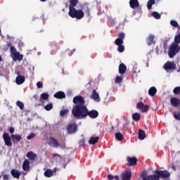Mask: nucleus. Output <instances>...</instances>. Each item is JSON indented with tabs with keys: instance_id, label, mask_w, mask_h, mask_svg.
I'll use <instances>...</instances> for the list:
<instances>
[{
	"instance_id": "nucleus-15",
	"label": "nucleus",
	"mask_w": 180,
	"mask_h": 180,
	"mask_svg": "<svg viewBox=\"0 0 180 180\" xmlns=\"http://www.w3.org/2000/svg\"><path fill=\"white\" fill-rule=\"evenodd\" d=\"M155 36L153 34H150L146 39V43L148 46H153V44H155V41H154Z\"/></svg>"
},
{
	"instance_id": "nucleus-25",
	"label": "nucleus",
	"mask_w": 180,
	"mask_h": 180,
	"mask_svg": "<svg viewBox=\"0 0 180 180\" xmlns=\"http://www.w3.org/2000/svg\"><path fill=\"white\" fill-rule=\"evenodd\" d=\"M54 98L56 99H65V93L63 91H58L53 95Z\"/></svg>"
},
{
	"instance_id": "nucleus-47",
	"label": "nucleus",
	"mask_w": 180,
	"mask_h": 180,
	"mask_svg": "<svg viewBox=\"0 0 180 180\" xmlns=\"http://www.w3.org/2000/svg\"><path fill=\"white\" fill-rule=\"evenodd\" d=\"M69 110H60V116H65L68 113Z\"/></svg>"
},
{
	"instance_id": "nucleus-30",
	"label": "nucleus",
	"mask_w": 180,
	"mask_h": 180,
	"mask_svg": "<svg viewBox=\"0 0 180 180\" xmlns=\"http://www.w3.org/2000/svg\"><path fill=\"white\" fill-rule=\"evenodd\" d=\"M141 118V115L139 112H135L132 115V119L134 120V122H139L140 119Z\"/></svg>"
},
{
	"instance_id": "nucleus-34",
	"label": "nucleus",
	"mask_w": 180,
	"mask_h": 180,
	"mask_svg": "<svg viewBox=\"0 0 180 180\" xmlns=\"http://www.w3.org/2000/svg\"><path fill=\"white\" fill-rule=\"evenodd\" d=\"M115 139L118 140V141H122L123 140V134L120 132H117L115 134Z\"/></svg>"
},
{
	"instance_id": "nucleus-40",
	"label": "nucleus",
	"mask_w": 180,
	"mask_h": 180,
	"mask_svg": "<svg viewBox=\"0 0 180 180\" xmlns=\"http://www.w3.org/2000/svg\"><path fill=\"white\" fill-rule=\"evenodd\" d=\"M115 81L116 84H120L121 82H123V77L117 76Z\"/></svg>"
},
{
	"instance_id": "nucleus-63",
	"label": "nucleus",
	"mask_w": 180,
	"mask_h": 180,
	"mask_svg": "<svg viewBox=\"0 0 180 180\" xmlns=\"http://www.w3.org/2000/svg\"><path fill=\"white\" fill-rule=\"evenodd\" d=\"M163 180H169V179H163Z\"/></svg>"
},
{
	"instance_id": "nucleus-22",
	"label": "nucleus",
	"mask_w": 180,
	"mask_h": 180,
	"mask_svg": "<svg viewBox=\"0 0 180 180\" xmlns=\"http://www.w3.org/2000/svg\"><path fill=\"white\" fill-rule=\"evenodd\" d=\"M26 157L28 158L30 161H34L37 158V155L33 151H30L27 153Z\"/></svg>"
},
{
	"instance_id": "nucleus-59",
	"label": "nucleus",
	"mask_w": 180,
	"mask_h": 180,
	"mask_svg": "<svg viewBox=\"0 0 180 180\" xmlns=\"http://www.w3.org/2000/svg\"><path fill=\"white\" fill-rule=\"evenodd\" d=\"M41 2H46L47 0H40Z\"/></svg>"
},
{
	"instance_id": "nucleus-19",
	"label": "nucleus",
	"mask_w": 180,
	"mask_h": 180,
	"mask_svg": "<svg viewBox=\"0 0 180 180\" xmlns=\"http://www.w3.org/2000/svg\"><path fill=\"white\" fill-rule=\"evenodd\" d=\"M11 137L13 143H19L22 140V136L19 134H11Z\"/></svg>"
},
{
	"instance_id": "nucleus-62",
	"label": "nucleus",
	"mask_w": 180,
	"mask_h": 180,
	"mask_svg": "<svg viewBox=\"0 0 180 180\" xmlns=\"http://www.w3.org/2000/svg\"><path fill=\"white\" fill-rule=\"evenodd\" d=\"M97 5H101V2H97Z\"/></svg>"
},
{
	"instance_id": "nucleus-45",
	"label": "nucleus",
	"mask_w": 180,
	"mask_h": 180,
	"mask_svg": "<svg viewBox=\"0 0 180 180\" xmlns=\"http://www.w3.org/2000/svg\"><path fill=\"white\" fill-rule=\"evenodd\" d=\"M170 25H172L174 27H178V26H179L178 22L175 21L174 20H172L170 21Z\"/></svg>"
},
{
	"instance_id": "nucleus-31",
	"label": "nucleus",
	"mask_w": 180,
	"mask_h": 180,
	"mask_svg": "<svg viewBox=\"0 0 180 180\" xmlns=\"http://www.w3.org/2000/svg\"><path fill=\"white\" fill-rule=\"evenodd\" d=\"M44 176L46 178H51V176H53V170L51 169H46L44 173Z\"/></svg>"
},
{
	"instance_id": "nucleus-14",
	"label": "nucleus",
	"mask_w": 180,
	"mask_h": 180,
	"mask_svg": "<svg viewBox=\"0 0 180 180\" xmlns=\"http://www.w3.org/2000/svg\"><path fill=\"white\" fill-rule=\"evenodd\" d=\"M170 104L174 108H177V106H180V100L176 97H173L170 99Z\"/></svg>"
},
{
	"instance_id": "nucleus-39",
	"label": "nucleus",
	"mask_w": 180,
	"mask_h": 180,
	"mask_svg": "<svg viewBox=\"0 0 180 180\" xmlns=\"http://www.w3.org/2000/svg\"><path fill=\"white\" fill-rule=\"evenodd\" d=\"M79 146L84 147L85 146V137H82L79 141H78Z\"/></svg>"
},
{
	"instance_id": "nucleus-61",
	"label": "nucleus",
	"mask_w": 180,
	"mask_h": 180,
	"mask_svg": "<svg viewBox=\"0 0 180 180\" xmlns=\"http://www.w3.org/2000/svg\"><path fill=\"white\" fill-rule=\"evenodd\" d=\"M75 51V49H74L72 51V53H74Z\"/></svg>"
},
{
	"instance_id": "nucleus-17",
	"label": "nucleus",
	"mask_w": 180,
	"mask_h": 180,
	"mask_svg": "<svg viewBox=\"0 0 180 180\" xmlns=\"http://www.w3.org/2000/svg\"><path fill=\"white\" fill-rule=\"evenodd\" d=\"M129 6L131 9H136V8L140 6V3L139 2V0H130Z\"/></svg>"
},
{
	"instance_id": "nucleus-51",
	"label": "nucleus",
	"mask_w": 180,
	"mask_h": 180,
	"mask_svg": "<svg viewBox=\"0 0 180 180\" xmlns=\"http://www.w3.org/2000/svg\"><path fill=\"white\" fill-rule=\"evenodd\" d=\"M3 179L4 180H9V174H4Z\"/></svg>"
},
{
	"instance_id": "nucleus-3",
	"label": "nucleus",
	"mask_w": 180,
	"mask_h": 180,
	"mask_svg": "<svg viewBox=\"0 0 180 180\" xmlns=\"http://www.w3.org/2000/svg\"><path fill=\"white\" fill-rule=\"evenodd\" d=\"M68 15L70 16V18H72V19L75 18L79 20H81V19L85 16V14L82 10H77L75 7H69Z\"/></svg>"
},
{
	"instance_id": "nucleus-58",
	"label": "nucleus",
	"mask_w": 180,
	"mask_h": 180,
	"mask_svg": "<svg viewBox=\"0 0 180 180\" xmlns=\"http://www.w3.org/2000/svg\"><path fill=\"white\" fill-rule=\"evenodd\" d=\"M86 11L87 12H89V8H88V6H86Z\"/></svg>"
},
{
	"instance_id": "nucleus-50",
	"label": "nucleus",
	"mask_w": 180,
	"mask_h": 180,
	"mask_svg": "<svg viewBox=\"0 0 180 180\" xmlns=\"http://www.w3.org/2000/svg\"><path fill=\"white\" fill-rule=\"evenodd\" d=\"M8 130L11 134H13V133H15V128H13V127H11Z\"/></svg>"
},
{
	"instance_id": "nucleus-29",
	"label": "nucleus",
	"mask_w": 180,
	"mask_h": 180,
	"mask_svg": "<svg viewBox=\"0 0 180 180\" xmlns=\"http://www.w3.org/2000/svg\"><path fill=\"white\" fill-rule=\"evenodd\" d=\"M155 94H157V89L155 87H150L148 90V94L150 96H155Z\"/></svg>"
},
{
	"instance_id": "nucleus-54",
	"label": "nucleus",
	"mask_w": 180,
	"mask_h": 180,
	"mask_svg": "<svg viewBox=\"0 0 180 180\" xmlns=\"http://www.w3.org/2000/svg\"><path fill=\"white\" fill-rule=\"evenodd\" d=\"M52 171H53V174H56V172H57V168H54Z\"/></svg>"
},
{
	"instance_id": "nucleus-28",
	"label": "nucleus",
	"mask_w": 180,
	"mask_h": 180,
	"mask_svg": "<svg viewBox=\"0 0 180 180\" xmlns=\"http://www.w3.org/2000/svg\"><path fill=\"white\" fill-rule=\"evenodd\" d=\"M138 137L139 140H144V139H146V131L143 129H139Z\"/></svg>"
},
{
	"instance_id": "nucleus-53",
	"label": "nucleus",
	"mask_w": 180,
	"mask_h": 180,
	"mask_svg": "<svg viewBox=\"0 0 180 180\" xmlns=\"http://www.w3.org/2000/svg\"><path fill=\"white\" fill-rule=\"evenodd\" d=\"M53 157H54V158H56V157L60 158V155H58L57 153H53Z\"/></svg>"
},
{
	"instance_id": "nucleus-60",
	"label": "nucleus",
	"mask_w": 180,
	"mask_h": 180,
	"mask_svg": "<svg viewBox=\"0 0 180 180\" xmlns=\"http://www.w3.org/2000/svg\"><path fill=\"white\" fill-rule=\"evenodd\" d=\"M0 61H2V56H0Z\"/></svg>"
},
{
	"instance_id": "nucleus-48",
	"label": "nucleus",
	"mask_w": 180,
	"mask_h": 180,
	"mask_svg": "<svg viewBox=\"0 0 180 180\" xmlns=\"http://www.w3.org/2000/svg\"><path fill=\"white\" fill-rule=\"evenodd\" d=\"M34 133L31 134L30 135L27 136V140H32V139H34L35 137Z\"/></svg>"
},
{
	"instance_id": "nucleus-5",
	"label": "nucleus",
	"mask_w": 180,
	"mask_h": 180,
	"mask_svg": "<svg viewBox=\"0 0 180 180\" xmlns=\"http://www.w3.org/2000/svg\"><path fill=\"white\" fill-rule=\"evenodd\" d=\"M10 51L13 60H18V61H22V60H23V55H21L19 52L16 51V48H15V46H11Z\"/></svg>"
},
{
	"instance_id": "nucleus-1",
	"label": "nucleus",
	"mask_w": 180,
	"mask_h": 180,
	"mask_svg": "<svg viewBox=\"0 0 180 180\" xmlns=\"http://www.w3.org/2000/svg\"><path fill=\"white\" fill-rule=\"evenodd\" d=\"M73 103L75 105L72 107V114L77 119L82 111V108H86V105H85V99L82 96H76L73 98Z\"/></svg>"
},
{
	"instance_id": "nucleus-35",
	"label": "nucleus",
	"mask_w": 180,
	"mask_h": 180,
	"mask_svg": "<svg viewBox=\"0 0 180 180\" xmlns=\"http://www.w3.org/2000/svg\"><path fill=\"white\" fill-rule=\"evenodd\" d=\"M16 105L20 108V109L21 110H23L24 108H25V104H23V102L20 101H18L16 102Z\"/></svg>"
},
{
	"instance_id": "nucleus-20",
	"label": "nucleus",
	"mask_w": 180,
	"mask_h": 180,
	"mask_svg": "<svg viewBox=\"0 0 180 180\" xmlns=\"http://www.w3.org/2000/svg\"><path fill=\"white\" fill-rule=\"evenodd\" d=\"M30 169V161L25 159L22 163V169L23 171H29Z\"/></svg>"
},
{
	"instance_id": "nucleus-37",
	"label": "nucleus",
	"mask_w": 180,
	"mask_h": 180,
	"mask_svg": "<svg viewBox=\"0 0 180 180\" xmlns=\"http://www.w3.org/2000/svg\"><path fill=\"white\" fill-rule=\"evenodd\" d=\"M115 44H116V46H122L123 44V39L117 38L115 41Z\"/></svg>"
},
{
	"instance_id": "nucleus-52",
	"label": "nucleus",
	"mask_w": 180,
	"mask_h": 180,
	"mask_svg": "<svg viewBox=\"0 0 180 180\" xmlns=\"http://www.w3.org/2000/svg\"><path fill=\"white\" fill-rule=\"evenodd\" d=\"M107 178H108V179H109V180H112V179H114V176L112 175V174H108V175L107 176Z\"/></svg>"
},
{
	"instance_id": "nucleus-32",
	"label": "nucleus",
	"mask_w": 180,
	"mask_h": 180,
	"mask_svg": "<svg viewBox=\"0 0 180 180\" xmlns=\"http://www.w3.org/2000/svg\"><path fill=\"white\" fill-rule=\"evenodd\" d=\"M69 8H75V6L78 4V0H69Z\"/></svg>"
},
{
	"instance_id": "nucleus-6",
	"label": "nucleus",
	"mask_w": 180,
	"mask_h": 180,
	"mask_svg": "<svg viewBox=\"0 0 180 180\" xmlns=\"http://www.w3.org/2000/svg\"><path fill=\"white\" fill-rule=\"evenodd\" d=\"M141 176L143 180H160L158 174L147 176V171L142 172V173L141 174Z\"/></svg>"
},
{
	"instance_id": "nucleus-24",
	"label": "nucleus",
	"mask_w": 180,
	"mask_h": 180,
	"mask_svg": "<svg viewBox=\"0 0 180 180\" xmlns=\"http://www.w3.org/2000/svg\"><path fill=\"white\" fill-rule=\"evenodd\" d=\"M25 77L23 75H18L15 79L17 85H22L25 82Z\"/></svg>"
},
{
	"instance_id": "nucleus-13",
	"label": "nucleus",
	"mask_w": 180,
	"mask_h": 180,
	"mask_svg": "<svg viewBox=\"0 0 180 180\" xmlns=\"http://www.w3.org/2000/svg\"><path fill=\"white\" fill-rule=\"evenodd\" d=\"M127 165L129 167H133V165H137V158L135 157H130L128 156L127 157Z\"/></svg>"
},
{
	"instance_id": "nucleus-16",
	"label": "nucleus",
	"mask_w": 180,
	"mask_h": 180,
	"mask_svg": "<svg viewBox=\"0 0 180 180\" xmlns=\"http://www.w3.org/2000/svg\"><path fill=\"white\" fill-rule=\"evenodd\" d=\"M126 71H127V67L124 63H121L119 65V74L121 75H124L126 74Z\"/></svg>"
},
{
	"instance_id": "nucleus-42",
	"label": "nucleus",
	"mask_w": 180,
	"mask_h": 180,
	"mask_svg": "<svg viewBox=\"0 0 180 180\" xmlns=\"http://www.w3.org/2000/svg\"><path fill=\"white\" fill-rule=\"evenodd\" d=\"M173 93L174 95H179L180 94V86H176L174 89Z\"/></svg>"
},
{
	"instance_id": "nucleus-23",
	"label": "nucleus",
	"mask_w": 180,
	"mask_h": 180,
	"mask_svg": "<svg viewBox=\"0 0 180 180\" xmlns=\"http://www.w3.org/2000/svg\"><path fill=\"white\" fill-rule=\"evenodd\" d=\"M122 180H131V172H126L122 174Z\"/></svg>"
},
{
	"instance_id": "nucleus-49",
	"label": "nucleus",
	"mask_w": 180,
	"mask_h": 180,
	"mask_svg": "<svg viewBox=\"0 0 180 180\" xmlns=\"http://www.w3.org/2000/svg\"><path fill=\"white\" fill-rule=\"evenodd\" d=\"M37 86L39 89H40V88H43V82H38L37 83Z\"/></svg>"
},
{
	"instance_id": "nucleus-56",
	"label": "nucleus",
	"mask_w": 180,
	"mask_h": 180,
	"mask_svg": "<svg viewBox=\"0 0 180 180\" xmlns=\"http://www.w3.org/2000/svg\"><path fill=\"white\" fill-rule=\"evenodd\" d=\"M114 179L115 180H119V176H115Z\"/></svg>"
},
{
	"instance_id": "nucleus-21",
	"label": "nucleus",
	"mask_w": 180,
	"mask_h": 180,
	"mask_svg": "<svg viewBox=\"0 0 180 180\" xmlns=\"http://www.w3.org/2000/svg\"><path fill=\"white\" fill-rule=\"evenodd\" d=\"M91 99H94V101H96L97 102H99L101 101V98H99V94L96 91V89H94L92 91V94L91 96Z\"/></svg>"
},
{
	"instance_id": "nucleus-10",
	"label": "nucleus",
	"mask_w": 180,
	"mask_h": 180,
	"mask_svg": "<svg viewBox=\"0 0 180 180\" xmlns=\"http://www.w3.org/2000/svg\"><path fill=\"white\" fill-rule=\"evenodd\" d=\"M136 108L141 110L143 113H146L148 112L149 106L148 105H144V103L143 101H140L136 104Z\"/></svg>"
},
{
	"instance_id": "nucleus-46",
	"label": "nucleus",
	"mask_w": 180,
	"mask_h": 180,
	"mask_svg": "<svg viewBox=\"0 0 180 180\" xmlns=\"http://www.w3.org/2000/svg\"><path fill=\"white\" fill-rule=\"evenodd\" d=\"M125 34L124 32H120L118 34V39H120L121 40H124V37H125Z\"/></svg>"
},
{
	"instance_id": "nucleus-9",
	"label": "nucleus",
	"mask_w": 180,
	"mask_h": 180,
	"mask_svg": "<svg viewBox=\"0 0 180 180\" xmlns=\"http://www.w3.org/2000/svg\"><path fill=\"white\" fill-rule=\"evenodd\" d=\"M3 139L7 147H11L12 146V138L9 136V134L4 132L3 134Z\"/></svg>"
},
{
	"instance_id": "nucleus-27",
	"label": "nucleus",
	"mask_w": 180,
	"mask_h": 180,
	"mask_svg": "<svg viewBox=\"0 0 180 180\" xmlns=\"http://www.w3.org/2000/svg\"><path fill=\"white\" fill-rule=\"evenodd\" d=\"M99 141V136H91L90 139L89 140V143H90L91 146H95L96 143Z\"/></svg>"
},
{
	"instance_id": "nucleus-2",
	"label": "nucleus",
	"mask_w": 180,
	"mask_h": 180,
	"mask_svg": "<svg viewBox=\"0 0 180 180\" xmlns=\"http://www.w3.org/2000/svg\"><path fill=\"white\" fill-rule=\"evenodd\" d=\"M87 116H89L90 119H96V117L99 116V112L96 110L89 111L87 107H83L81 113L79 114L76 119H86Z\"/></svg>"
},
{
	"instance_id": "nucleus-7",
	"label": "nucleus",
	"mask_w": 180,
	"mask_h": 180,
	"mask_svg": "<svg viewBox=\"0 0 180 180\" xmlns=\"http://www.w3.org/2000/svg\"><path fill=\"white\" fill-rule=\"evenodd\" d=\"M155 174H158V176L162 179H168L169 176H171V173L168 172L167 170H155Z\"/></svg>"
},
{
	"instance_id": "nucleus-43",
	"label": "nucleus",
	"mask_w": 180,
	"mask_h": 180,
	"mask_svg": "<svg viewBox=\"0 0 180 180\" xmlns=\"http://www.w3.org/2000/svg\"><path fill=\"white\" fill-rule=\"evenodd\" d=\"M117 51L118 53H123V51H124V46L123 44L118 45Z\"/></svg>"
},
{
	"instance_id": "nucleus-8",
	"label": "nucleus",
	"mask_w": 180,
	"mask_h": 180,
	"mask_svg": "<svg viewBox=\"0 0 180 180\" xmlns=\"http://www.w3.org/2000/svg\"><path fill=\"white\" fill-rule=\"evenodd\" d=\"M77 130H78V125L77 124H69L67 126V131L68 134H74V133H77Z\"/></svg>"
},
{
	"instance_id": "nucleus-12",
	"label": "nucleus",
	"mask_w": 180,
	"mask_h": 180,
	"mask_svg": "<svg viewBox=\"0 0 180 180\" xmlns=\"http://www.w3.org/2000/svg\"><path fill=\"white\" fill-rule=\"evenodd\" d=\"M176 68V65L174 62H169L168 61L164 65V70L165 71H168V70H175Z\"/></svg>"
},
{
	"instance_id": "nucleus-64",
	"label": "nucleus",
	"mask_w": 180,
	"mask_h": 180,
	"mask_svg": "<svg viewBox=\"0 0 180 180\" xmlns=\"http://www.w3.org/2000/svg\"><path fill=\"white\" fill-rule=\"evenodd\" d=\"M179 50H180V46H179Z\"/></svg>"
},
{
	"instance_id": "nucleus-41",
	"label": "nucleus",
	"mask_w": 180,
	"mask_h": 180,
	"mask_svg": "<svg viewBox=\"0 0 180 180\" xmlns=\"http://www.w3.org/2000/svg\"><path fill=\"white\" fill-rule=\"evenodd\" d=\"M180 43V35L177 34L174 37V44H179Z\"/></svg>"
},
{
	"instance_id": "nucleus-36",
	"label": "nucleus",
	"mask_w": 180,
	"mask_h": 180,
	"mask_svg": "<svg viewBox=\"0 0 180 180\" xmlns=\"http://www.w3.org/2000/svg\"><path fill=\"white\" fill-rule=\"evenodd\" d=\"M151 15L155 18V19H161V15L157 11L153 12Z\"/></svg>"
},
{
	"instance_id": "nucleus-18",
	"label": "nucleus",
	"mask_w": 180,
	"mask_h": 180,
	"mask_svg": "<svg viewBox=\"0 0 180 180\" xmlns=\"http://www.w3.org/2000/svg\"><path fill=\"white\" fill-rule=\"evenodd\" d=\"M11 174L13 178H15V179H19V178H20L21 173L17 169H12L11 171Z\"/></svg>"
},
{
	"instance_id": "nucleus-38",
	"label": "nucleus",
	"mask_w": 180,
	"mask_h": 180,
	"mask_svg": "<svg viewBox=\"0 0 180 180\" xmlns=\"http://www.w3.org/2000/svg\"><path fill=\"white\" fill-rule=\"evenodd\" d=\"M173 116L176 120H180V112H173Z\"/></svg>"
},
{
	"instance_id": "nucleus-44",
	"label": "nucleus",
	"mask_w": 180,
	"mask_h": 180,
	"mask_svg": "<svg viewBox=\"0 0 180 180\" xmlns=\"http://www.w3.org/2000/svg\"><path fill=\"white\" fill-rule=\"evenodd\" d=\"M45 110H51L53 109V103L47 104L44 106Z\"/></svg>"
},
{
	"instance_id": "nucleus-11",
	"label": "nucleus",
	"mask_w": 180,
	"mask_h": 180,
	"mask_svg": "<svg viewBox=\"0 0 180 180\" xmlns=\"http://www.w3.org/2000/svg\"><path fill=\"white\" fill-rule=\"evenodd\" d=\"M50 98V96L46 92L42 93L40 96L39 102L40 103L38 104V106H44V102L43 101H47Z\"/></svg>"
},
{
	"instance_id": "nucleus-55",
	"label": "nucleus",
	"mask_w": 180,
	"mask_h": 180,
	"mask_svg": "<svg viewBox=\"0 0 180 180\" xmlns=\"http://www.w3.org/2000/svg\"><path fill=\"white\" fill-rule=\"evenodd\" d=\"M172 169H173L174 171H176V167H175L174 165L172 166Z\"/></svg>"
},
{
	"instance_id": "nucleus-33",
	"label": "nucleus",
	"mask_w": 180,
	"mask_h": 180,
	"mask_svg": "<svg viewBox=\"0 0 180 180\" xmlns=\"http://www.w3.org/2000/svg\"><path fill=\"white\" fill-rule=\"evenodd\" d=\"M155 4V0H149L147 4V8L150 11V9H152L153 5Z\"/></svg>"
},
{
	"instance_id": "nucleus-26",
	"label": "nucleus",
	"mask_w": 180,
	"mask_h": 180,
	"mask_svg": "<svg viewBox=\"0 0 180 180\" xmlns=\"http://www.w3.org/2000/svg\"><path fill=\"white\" fill-rule=\"evenodd\" d=\"M49 141H50V143L52 144L53 147H55V148L60 147V143H58V141L56 139V138L50 137Z\"/></svg>"
},
{
	"instance_id": "nucleus-4",
	"label": "nucleus",
	"mask_w": 180,
	"mask_h": 180,
	"mask_svg": "<svg viewBox=\"0 0 180 180\" xmlns=\"http://www.w3.org/2000/svg\"><path fill=\"white\" fill-rule=\"evenodd\" d=\"M179 45L178 44L173 43L171 44L168 51V56L170 58H174L178 53H179Z\"/></svg>"
},
{
	"instance_id": "nucleus-57",
	"label": "nucleus",
	"mask_w": 180,
	"mask_h": 180,
	"mask_svg": "<svg viewBox=\"0 0 180 180\" xmlns=\"http://www.w3.org/2000/svg\"><path fill=\"white\" fill-rule=\"evenodd\" d=\"M13 46H12V43H8V47H12Z\"/></svg>"
}]
</instances>
